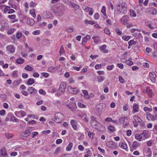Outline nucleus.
<instances>
[{
  "label": "nucleus",
  "mask_w": 157,
  "mask_h": 157,
  "mask_svg": "<svg viewBox=\"0 0 157 157\" xmlns=\"http://www.w3.org/2000/svg\"><path fill=\"white\" fill-rule=\"evenodd\" d=\"M146 118L148 120H151L152 121L157 120V114L152 115L151 113H148L147 114Z\"/></svg>",
  "instance_id": "20e7f679"
},
{
  "label": "nucleus",
  "mask_w": 157,
  "mask_h": 157,
  "mask_svg": "<svg viewBox=\"0 0 157 157\" xmlns=\"http://www.w3.org/2000/svg\"><path fill=\"white\" fill-rule=\"evenodd\" d=\"M78 105L81 108H85L86 107V106L85 105L81 103L80 102H78Z\"/></svg>",
  "instance_id": "09e8293b"
},
{
  "label": "nucleus",
  "mask_w": 157,
  "mask_h": 157,
  "mask_svg": "<svg viewBox=\"0 0 157 157\" xmlns=\"http://www.w3.org/2000/svg\"><path fill=\"white\" fill-rule=\"evenodd\" d=\"M149 75L152 82H155L156 80V75L155 74L154 72L153 73L150 72Z\"/></svg>",
  "instance_id": "ddd939ff"
},
{
  "label": "nucleus",
  "mask_w": 157,
  "mask_h": 157,
  "mask_svg": "<svg viewBox=\"0 0 157 157\" xmlns=\"http://www.w3.org/2000/svg\"><path fill=\"white\" fill-rule=\"evenodd\" d=\"M30 13L33 17H36V15L35 13L34 9H33L31 10L30 11Z\"/></svg>",
  "instance_id": "72a5a7b5"
},
{
  "label": "nucleus",
  "mask_w": 157,
  "mask_h": 157,
  "mask_svg": "<svg viewBox=\"0 0 157 157\" xmlns=\"http://www.w3.org/2000/svg\"><path fill=\"white\" fill-rule=\"evenodd\" d=\"M75 104L74 103H71L67 105L68 109L71 110H72L75 107Z\"/></svg>",
  "instance_id": "cd10ccee"
},
{
  "label": "nucleus",
  "mask_w": 157,
  "mask_h": 157,
  "mask_svg": "<svg viewBox=\"0 0 157 157\" xmlns=\"http://www.w3.org/2000/svg\"><path fill=\"white\" fill-rule=\"evenodd\" d=\"M108 129L110 132H113L114 131L115 128L112 126L109 125L108 127Z\"/></svg>",
  "instance_id": "a18cd8bd"
},
{
  "label": "nucleus",
  "mask_w": 157,
  "mask_h": 157,
  "mask_svg": "<svg viewBox=\"0 0 157 157\" xmlns=\"http://www.w3.org/2000/svg\"><path fill=\"white\" fill-rule=\"evenodd\" d=\"M8 17L11 19H14L16 17V16L15 15H9Z\"/></svg>",
  "instance_id": "052dcab7"
},
{
  "label": "nucleus",
  "mask_w": 157,
  "mask_h": 157,
  "mask_svg": "<svg viewBox=\"0 0 157 157\" xmlns=\"http://www.w3.org/2000/svg\"><path fill=\"white\" fill-rule=\"evenodd\" d=\"M6 111L4 109H2L0 111V115L3 116L5 114Z\"/></svg>",
  "instance_id": "e2e57ef3"
},
{
  "label": "nucleus",
  "mask_w": 157,
  "mask_h": 157,
  "mask_svg": "<svg viewBox=\"0 0 157 157\" xmlns=\"http://www.w3.org/2000/svg\"><path fill=\"white\" fill-rule=\"evenodd\" d=\"M7 50L11 53H13L15 51V48L12 45H9L6 47Z\"/></svg>",
  "instance_id": "4468645a"
},
{
  "label": "nucleus",
  "mask_w": 157,
  "mask_h": 157,
  "mask_svg": "<svg viewBox=\"0 0 157 157\" xmlns=\"http://www.w3.org/2000/svg\"><path fill=\"white\" fill-rule=\"evenodd\" d=\"M55 119L52 120L58 123H61L64 121V115L60 112L56 113L55 114Z\"/></svg>",
  "instance_id": "7ed1b4c3"
},
{
  "label": "nucleus",
  "mask_w": 157,
  "mask_h": 157,
  "mask_svg": "<svg viewBox=\"0 0 157 157\" xmlns=\"http://www.w3.org/2000/svg\"><path fill=\"white\" fill-rule=\"evenodd\" d=\"M105 33L108 35H110V32L108 28H106L104 30Z\"/></svg>",
  "instance_id": "49530a36"
},
{
  "label": "nucleus",
  "mask_w": 157,
  "mask_h": 157,
  "mask_svg": "<svg viewBox=\"0 0 157 157\" xmlns=\"http://www.w3.org/2000/svg\"><path fill=\"white\" fill-rule=\"evenodd\" d=\"M128 120V118L127 117H121L119 119L120 122L121 124H123L125 121V119Z\"/></svg>",
  "instance_id": "c85d7f7f"
},
{
  "label": "nucleus",
  "mask_w": 157,
  "mask_h": 157,
  "mask_svg": "<svg viewBox=\"0 0 157 157\" xmlns=\"http://www.w3.org/2000/svg\"><path fill=\"white\" fill-rule=\"evenodd\" d=\"M41 75L46 78L48 77L49 76V74L48 73L45 72L42 73Z\"/></svg>",
  "instance_id": "6e6d98bb"
},
{
  "label": "nucleus",
  "mask_w": 157,
  "mask_h": 157,
  "mask_svg": "<svg viewBox=\"0 0 157 157\" xmlns=\"http://www.w3.org/2000/svg\"><path fill=\"white\" fill-rule=\"evenodd\" d=\"M105 107L106 105L104 103H99L96 106L98 110L99 111H102Z\"/></svg>",
  "instance_id": "f8f14e48"
},
{
  "label": "nucleus",
  "mask_w": 157,
  "mask_h": 157,
  "mask_svg": "<svg viewBox=\"0 0 157 157\" xmlns=\"http://www.w3.org/2000/svg\"><path fill=\"white\" fill-rule=\"evenodd\" d=\"M98 130L100 131L103 132L105 130V128L103 127L101 124H99Z\"/></svg>",
  "instance_id": "4c0bfd02"
},
{
  "label": "nucleus",
  "mask_w": 157,
  "mask_h": 157,
  "mask_svg": "<svg viewBox=\"0 0 157 157\" xmlns=\"http://www.w3.org/2000/svg\"><path fill=\"white\" fill-rule=\"evenodd\" d=\"M139 145L137 142L134 141L133 142L132 145V148L133 149H135Z\"/></svg>",
  "instance_id": "f704fd0d"
},
{
  "label": "nucleus",
  "mask_w": 157,
  "mask_h": 157,
  "mask_svg": "<svg viewBox=\"0 0 157 157\" xmlns=\"http://www.w3.org/2000/svg\"><path fill=\"white\" fill-rule=\"evenodd\" d=\"M22 36V33H18L16 34V38L17 39H19Z\"/></svg>",
  "instance_id": "680f3d73"
},
{
  "label": "nucleus",
  "mask_w": 157,
  "mask_h": 157,
  "mask_svg": "<svg viewBox=\"0 0 157 157\" xmlns=\"http://www.w3.org/2000/svg\"><path fill=\"white\" fill-rule=\"evenodd\" d=\"M130 38V36H126L125 35H124L122 37V39L125 41H128Z\"/></svg>",
  "instance_id": "ea45409f"
},
{
  "label": "nucleus",
  "mask_w": 157,
  "mask_h": 157,
  "mask_svg": "<svg viewBox=\"0 0 157 157\" xmlns=\"http://www.w3.org/2000/svg\"><path fill=\"white\" fill-rule=\"evenodd\" d=\"M115 31L118 35H121L122 33L121 31L120 30L118 29H116Z\"/></svg>",
  "instance_id": "774afa93"
},
{
  "label": "nucleus",
  "mask_w": 157,
  "mask_h": 157,
  "mask_svg": "<svg viewBox=\"0 0 157 157\" xmlns=\"http://www.w3.org/2000/svg\"><path fill=\"white\" fill-rule=\"evenodd\" d=\"M35 22L34 19L32 18H28L27 21V24L30 25H33L34 24Z\"/></svg>",
  "instance_id": "4be33fe9"
},
{
  "label": "nucleus",
  "mask_w": 157,
  "mask_h": 157,
  "mask_svg": "<svg viewBox=\"0 0 157 157\" xmlns=\"http://www.w3.org/2000/svg\"><path fill=\"white\" fill-rule=\"evenodd\" d=\"M71 5L75 9L77 10L79 8V6L78 4L72 3H71Z\"/></svg>",
  "instance_id": "58836bf2"
},
{
  "label": "nucleus",
  "mask_w": 157,
  "mask_h": 157,
  "mask_svg": "<svg viewBox=\"0 0 157 157\" xmlns=\"http://www.w3.org/2000/svg\"><path fill=\"white\" fill-rule=\"evenodd\" d=\"M106 46L105 45H103L100 47V49L102 52L103 53H107L108 52V50L105 49L106 48Z\"/></svg>",
  "instance_id": "5701e85b"
},
{
  "label": "nucleus",
  "mask_w": 157,
  "mask_h": 157,
  "mask_svg": "<svg viewBox=\"0 0 157 157\" xmlns=\"http://www.w3.org/2000/svg\"><path fill=\"white\" fill-rule=\"evenodd\" d=\"M92 10V8H90V7H88L87 6L86 7L85 9H84L85 11L86 12L90 11V10Z\"/></svg>",
  "instance_id": "3c124183"
},
{
  "label": "nucleus",
  "mask_w": 157,
  "mask_h": 157,
  "mask_svg": "<svg viewBox=\"0 0 157 157\" xmlns=\"http://www.w3.org/2000/svg\"><path fill=\"white\" fill-rule=\"evenodd\" d=\"M119 80L121 83H124V81L123 78L121 76H119Z\"/></svg>",
  "instance_id": "de8ad7c7"
},
{
  "label": "nucleus",
  "mask_w": 157,
  "mask_h": 157,
  "mask_svg": "<svg viewBox=\"0 0 157 157\" xmlns=\"http://www.w3.org/2000/svg\"><path fill=\"white\" fill-rule=\"evenodd\" d=\"M85 22L86 23H88L89 24L92 25L96 23L95 21H88L87 20H85Z\"/></svg>",
  "instance_id": "c9c22d12"
},
{
  "label": "nucleus",
  "mask_w": 157,
  "mask_h": 157,
  "mask_svg": "<svg viewBox=\"0 0 157 157\" xmlns=\"http://www.w3.org/2000/svg\"><path fill=\"white\" fill-rule=\"evenodd\" d=\"M65 9L64 6L62 4L59 3L54 10V13L56 16H61L63 14Z\"/></svg>",
  "instance_id": "f257e3e1"
},
{
  "label": "nucleus",
  "mask_w": 157,
  "mask_h": 157,
  "mask_svg": "<svg viewBox=\"0 0 157 157\" xmlns=\"http://www.w3.org/2000/svg\"><path fill=\"white\" fill-rule=\"evenodd\" d=\"M1 155L4 157H7L8 155L6 152V150L4 148L1 150Z\"/></svg>",
  "instance_id": "393cba45"
},
{
  "label": "nucleus",
  "mask_w": 157,
  "mask_h": 157,
  "mask_svg": "<svg viewBox=\"0 0 157 157\" xmlns=\"http://www.w3.org/2000/svg\"><path fill=\"white\" fill-rule=\"evenodd\" d=\"M67 85L66 82H62L60 84L59 86L60 89L61 90V91L63 92L64 91L66 88Z\"/></svg>",
  "instance_id": "a211bd4d"
},
{
  "label": "nucleus",
  "mask_w": 157,
  "mask_h": 157,
  "mask_svg": "<svg viewBox=\"0 0 157 157\" xmlns=\"http://www.w3.org/2000/svg\"><path fill=\"white\" fill-rule=\"evenodd\" d=\"M8 116L10 117V120L13 122H18V119L16 118L11 113H9L8 114Z\"/></svg>",
  "instance_id": "9b49d317"
},
{
  "label": "nucleus",
  "mask_w": 157,
  "mask_h": 157,
  "mask_svg": "<svg viewBox=\"0 0 157 157\" xmlns=\"http://www.w3.org/2000/svg\"><path fill=\"white\" fill-rule=\"evenodd\" d=\"M128 17L127 15H124L123 17L120 19V21L124 25L128 23Z\"/></svg>",
  "instance_id": "0eeeda50"
},
{
  "label": "nucleus",
  "mask_w": 157,
  "mask_h": 157,
  "mask_svg": "<svg viewBox=\"0 0 157 157\" xmlns=\"http://www.w3.org/2000/svg\"><path fill=\"white\" fill-rule=\"evenodd\" d=\"M130 15L131 16H133V17H135L136 16V13L135 11L132 10H130Z\"/></svg>",
  "instance_id": "79ce46f5"
},
{
  "label": "nucleus",
  "mask_w": 157,
  "mask_h": 157,
  "mask_svg": "<svg viewBox=\"0 0 157 157\" xmlns=\"http://www.w3.org/2000/svg\"><path fill=\"white\" fill-rule=\"evenodd\" d=\"M133 109L132 111V113L138 112L139 110V105L138 104L136 103H134L133 104Z\"/></svg>",
  "instance_id": "9d476101"
},
{
  "label": "nucleus",
  "mask_w": 157,
  "mask_h": 157,
  "mask_svg": "<svg viewBox=\"0 0 157 157\" xmlns=\"http://www.w3.org/2000/svg\"><path fill=\"white\" fill-rule=\"evenodd\" d=\"M28 91L30 94H34L37 92V90L33 87H30L28 88Z\"/></svg>",
  "instance_id": "2eb2a0df"
},
{
  "label": "nucleus",
  "mask_w": 157,
  "mask_h": 157,
  "mask_svg": "<svg viewBox=\"0 0 157 157\" xmlns=\"http://www.w3.org/2000/svg\"><path fill=\"white\" fill-rule=\"evenodd\" d=\"M31 128L28 127L27 128V130H25V133H23L22 135L23 136H27L30 135L31 132L30 131V129Z\"/></svg>",
  "instance_id": "f3484780"
},
{
  "label": "nucleus",
  "mask_w": 157,
  "mask_h": 157,
  "mask_svg": "<svg viewBox=\"0 0 157 157\" xmlns=\"http://www.w3.org/2000/svg\"><path fill=\"white\" fill-rule=\"evenodd\" d=\"M22 77L23 78H26L28 77V75L26 73H23L22 74Z\"/></svg>",
  "instance_id": "69168bd1"
},
{
  "label": "nucleus",
  "mask_w": 157,
  "mask_h": 157,
  "mask_svg": "<svg viewBox=\"0 0 157 157\" xmlns=\"http://www.w3.org/2000/svg\"><path fill=\"white\" fill-rule=\"evenodd\" d=\"M117 10L119 11L118 14H125L127 11V5L125 2H123L121 3H117Z\"/></svg>",
  "instance_id": "f03ea898"
},
{
  "label": "nucleus",
  "mask_w": 157,
  "mask_h": 157,
  "mask_svg": "<svg viewBox=\"0 0 157 157\" xmlns=\"http://www.w3.org/2000/svg\"><path fill=\"white\" fill-rule=\"evenodd\" d=\"M133 118L134 120L136 121L138 123L140 124H142V123L143 122L142 121L140 118V117L138 116H134L133 117Z\"/></svg>",
  "instance_id": "6ab92c4d"
},
{
  "label": "nucleus",
  "mask_w": 157,
  "mask_h": 157,
  "mask_svg": "<svg viewBox=\"0 0 157 157\" xmlns=\"http://www.w3.org/2000/svg\"><path fill=\"white\" fill-rule=\"evenodd\" d=\"M1 26L2 29L7 30L8 29L9 26L8 23L4 20H2L1 22Z\"/></svg>",
  "instance_id": "6e6552de"
},
{
  "label": "nucleus",
  "mask_w": 157,
  "mask_h": 157,
  "mask_svg": "<svg viewBox=\"0 0 157 157\" xmlns=\"http://www.w3.org/2000/svg\"><path fill=\"white\" fill-rule=\"evenodd\" d=\"M147 92V94L150 97L151 96V94L152 93V90L149 88V87H148L146 89Z\"/></svg>",
  "instance_id": "2f4dec72"
},
{
  "label": "nucleus",
  "mask_w": 157,
  "mask_h": 157,
  "mask_svg": "<svg viewBox=\"0 0 157 157\" xmlns=\"http://www.w3.org/2000/svg\"><path fill=\"white\" fill-rule=\"evenodd\" d=\"M135 138L136 140L139 141H141L142 139V136L140 135L137 134L135 135Z\"/></svg>",
  "instance_id": "a19ab883"
},
{
  "label": "nucleus",
  "mask_w": 157,
  "mask_h": 157,
  "mask_svg": "<svg viewBox=\"0 0 157 157\" xmlns=\"http://www.w3.org/2000/svg\"><path fill=\"white\" fill-rule=\"evenodd\" d=\"M148 132L146 131H144L142 134V135L144 137V139L147 138L148 137Z\"/></svg>",
  "instance_id": "bb28decb"
},
{
  "label": "nucleus",
  "mask_w": 157,
  "mask_h": 157,
  "mask_svg": "<svg viewBox=\"0 0 157 157\" xmlns=\"http://www.w3.org/2000/svg\"><path fill=\"white\" fill-rule=\"evenodd\" d=\"M136 42L134 40H130L128 42V45L129 46H131L133 44H135L136 43Z\"/></svg>",
  "instance_id": "c03bdc74"
},
{
  "label": "nucleus",
  "mask_w": 157,
  "mask_h": 157,
  "mask_svg": "<svg viewBox=\"0 0 157 157\" xmlns=\"http://www.w3.org/2000/svg\"><path fill=\"white\" fill-rule=\"evenodd\" d=\"M119 146L124 149L126 150L128 148V146L127 144L124 142H122L120 143L119 144Z\"/></svg>",
  "instance_id": "aec40b11"
},
{
  "label": "nucleus",
  "mask_w": 157,
  "mask_h": 157,
  "mask_svg": "<svg viewBox=\"0 0 157 157\" xmlns=\"http://www.w3.org/2000/svg\"><path fill=\"white\" fill-rule=\"evenodd\" d=\"M101 64H98L95 65V68L96 70H98L101 68Z\"/></svg>",
  "instance_id": "4d7b16f0"
},
{
  "label": "nucleus",
  "mask_w": 157,
  "mask_h": 157,
  "mask_svg": "<svg viewBox=\"0 0 157 157\" xmlns=\"http://www.w3.org/2000/svg\"><path fill=\"white\" fill-rule=\"evenodd\" d=\"M13 75L14 77H17L18 76V71H14L13 73Z\"/></svg>",
  "instance_id": "0e129e2a"
},
{
  "label": "nucleus",
  "mask_w": 157,
  "mask_h": 157,
  "mask_svg": "<svg viewBox=\"0 0 157 157\" xmlns=\"http://www.w3.org/2000/svg\"><path fill=\"white\" fill-rule=\"evenodd\" d=\"M57 70V67H50L48 68V71L50 72H54Z\"/></svg>",
  "instance_id": "412c9836"
},
{
  "label": "nucleus",
  "mask_w": 157,
  "mask_h": 157,
  "mask_svg": "<svg viewBox=\"0 0 157 157\" xmlns=\"http://www.w3.org/2000/svg\"><path fill=\"white\" fill-rule=\"evenodd\" d=\"M70 123L73 129L75 130H77V121L75 120H72L71 121Z\"/></svg>",
  "instance_id": "1a4fd4ad"
},
{
  "label": "nucleus",
  "mask_w": 157,
  "mask_h": 157,
  "mask_svg": "<svg viewBox=\"0 0 157 157\" xmlns=\"http://www.w3.org/2000/svg\"><path fill=\"white\" fill-rule=\"evenodd\" d=\"M67 88L69 92L71 93L76 94L78 92V89L77 88L75 87L73 88L71 86H69Z\"/></svg>",
  "instance_id": "39448f33"
},
{
  "label": "nucleus",
  "mask_w": 157,
  "mask_h": 157,
  "mask_svg": "<svg viewBox=\"0 0 157 157\" xmlns=\"http://www.w3.org/2000/svg\"><path fill=\"white\" fill-rule=\"evenodd\" d=\"M154 157H157V149H155L153 150Z\"/></svg>",
  "instance_id": "603ef678"
},
{
  "label": "nucleus",
  "mask_w": 157,
  "mask_h": 157,
  "mask_svg": "<svg viewBox=\"0 0 157 157\" xmlns=\"http://www.w3.org/2000/svg\"><path fill=\"white\" fill-rule=\"evenodd\" d=\"M114 66L113 65L108 66L107 67V69L108 70H111L114 67Z\"/></svg>",
  "instance_id": "8fccbe9b"
},
{
  "label": "nucleus",
  "mask_w": 157,
  "mask_h": 157,
  "mask_svg": "<svg viewBox=\"0 0 157 157\" xmlns=\"http://www.w3.org/2000/svg\"><path fill=\"white\" fill-rule=\"evenodd\" d=\"M90 123L91 126L94 128H98V126L99 123L96 121H90Z\"/></svg>",
  "instance_id": "dca6fc26"
},
{
  "label": "nucleus",
  "mask_w": 157,
  "mask_h": 157,
  "mask_svg": "<svg viewBox=\"0 0 157 157\" xmlns=\"http://www.w3.org/2000/svg\"><path fill=\"white\" fill-rule=\"evenodd\" d=\"M39 93L41 94L45 95L46 94V92L44 91L42 89H40L39 91Z\"/></svg>",
  "instance_id": "bf43d9fd"
},
{
  "label": "nucleus",
  "mask_w": 157,
  "mask_h": 157,
  "mask_svg": "<svg viewBox=\"0 0 157 157\" xmlns=\"http://www.w3.org/2000/svg\"><path fill=\"white\" fill-rule=\"evenodd\" d=\"M82 93L84 94V97L86 99H89L90 97L89 96L88 91L86 90H84L82 91Z\"/></svg>",
  "instance_id": "b1692460"
},
{
  "label": "nucleus",
  "mask_w": 157,
  "mask_h": 157,
  "mask_svg": "<svg viewBox=\"0 0 157 157\" xmlns=\"http://www.w3.org/2000/svg\"><path fill=\"white\" fill-rule=\"evenodd\" d=\"M24 60V59L20 57L16 60V62L17 63L19 64H21L23 62Z\"/></svg>",
  "instance_id": "c756f323"
},
{
  "label": "nucleus",
  "mask_w": 157,
  "mask_h": 157,
  "mask_svg": "<svg viewBox=\"0 0 157 157\" xmlns=\"http://www.w3.org/2000/svg\"><path fill=\"white\" fill-rule=\"evenodd\" d=\"M10 9V7H9V6H6V7L5 8L4 10V12L6 13L7 12H9Z\"/></svg>",
  "instance_id": "338daca9"
},
{
  "label": "nucleus",
  "mask_w": 157,
  "mask_h": 157,
  "mask_svg": "<svg viewBox=\"0 0 157 157\" xmlns=\"http://www.w3.org/2000/svg\"><path fill=\"white\" fill-rule=\"evenodd\" d=\"M25 69L28 71H31L32 67L28 65L25 67Z\"/></svg>",
  "instance_id": "864d4df0"
},
{
  "label": "nucleus",
  "mask_w": 157,
  "mask_h": 157,
  "mask_svg": "<svg viewBox=\"0 0 157 157\" xmlns=\"http://www.w3.org/2000/svg\"><path fill=\"white\" fill-rule=\"evenodd\" d=\"M61 148L60 147H57L54 152V154L55 155H57L59 152H60Z\"/></svg>",
  "instance_id": "473e14b6"
},
{
  "label": "nucleus",
  "mask_w": 157,
  "mask_h": 157,
  "mask_svg": "<svg viewBox=\"0 0 157 157\" xmlns=\"http://www.w3.org/2000/svg\"><path fill=\"white\" fill-rule=\"evenodd\" d=\"M97 78L98 80V82H99L103 81L104 80V78L102 76H98L97 77Z\"/></svg>",
  "instance_id": "e433bc0d"
},
{
  "label": "nucleus",
  "mask_w": 157,
  "mask_h": 157,
  "mask_svg": "<svg viewBox=\"0 0 157 157\" xmlns=\"http://www.w3.org/2000/svg\"><path fill=\"white\" fill-rule=\"evenodd\" d=\"M35 80L34 79L30 78L28 79V81L26 82V84L28 85H30L33 84Z\"/></svg>",
  "instance_id": "a878e982"
},
{
  "label": "nucleus",
  "mask_w": 157,
  "mask_h": 157,
  "mask_svg": "<svg viewBox=\"0 0 157 157\" xmlns=\"http://www.w3.org/2000/svg\"><path fill=\"white\" fill-rule=\"evenodd\" d=\"M106 8L105 6H103L102 7L101 12L104 16L106 15Z\"/></svg>",
  "instance_id": "37998d69"
},
{
  "label": "nucleus",
  "mask_w": 157,
  "mask_h": 157,
  "mask_svg": "<svg viewBox=\"0 0 157 157\" xmlns=\"http://www.w3.org/2000/svg\"><path fill=\"white\" fill-rule=\"evenodd\" d=\"M106 144L107 147L112 149H114L116 148L115 143L112 141L106 142Z\"/></svg>",
  "instance_id": "423d86ee"
},
{
  "label": "nucleus",
  "mask_w": 157,
  "mask_h": 157,
  "mask_svg": "<svg viewBox=\"0 0 157 157\" xmlns=\"http://www.w3.org/2000/svg\"><path fill=\"white\" fill-rule=\"evenodd\" d=\"M94 135V134L93 132H90L88 133V135L90 137V138H91V139H93V136Z\"/></svg>",
  "instance_id": "13d9d810"
},
{
  "label": "nucleus",
  "mask_w": 157,
  "mask_h": 157,
  "mask_svg": "<svg viewBox=\"0 0 157 157\" xmlns=\"http://www.w3.org/2000/svg\"><path fill=\"white\" fill-rule=\"evenodd\" d=\"M126 63L127 65H132L134 64L132 61L128 60L126 61Z\"/></svg>",
  "instance_id": "5fc2aeb1"
},
{
  "label": "nucleus",
  "mask_w": 157,
  "mask_h": 157,
  "mask_svg": "<svg viewBox=\"0 0 157 157\" xmlns=\"http://www.w3.org/2000/svg\"><path fill=\"white\" fill-rule=\"evenodd\" d=\"M73 145V144L71 142L69 143L68 145L66 147V150L67 151H70L71 150Z\"/></svg>",
  "instance_id": "7c9ffc66"
}]
</instances>
